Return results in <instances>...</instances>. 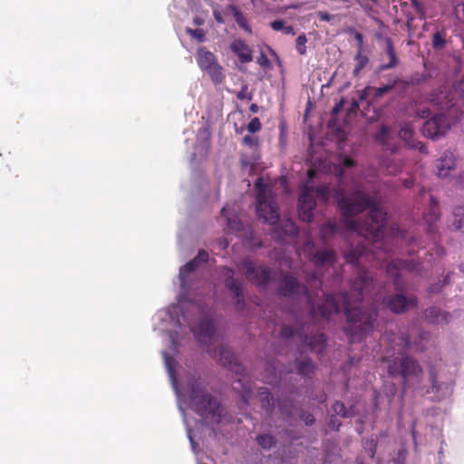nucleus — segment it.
I'll return each instance as SVG.
<instances>
[{"instance_id": "1", "label": "nucleus", "mask_w": 464, "mask_h": 464, "mask_svg": "<svg viewBox=\"0 0 464 464\" xmlns=\"http://www.w3.org/2000/svg\"><path fill=\"white\" fill-rule=\"evenodd\" d=\"M373 278L367 270H362L352 281L351 293H343L338 298L333 294L324 295L322 304L315 307L312 303L308 287L289 274L283 276L277 289L279 295L283 297L299 298L304 296L311 305V314H319L324 319L329 320L333 314L340 312L342 308L346 317V325L343 331L351 343H359L373 331L374 323L379 315L376 307L362 308L361 304L365 292L372 287Z\"/></svg>"}, {"instance_id": "2", "label": "nucleus", "mask_w": 464, "mask_h": 464, "mask_svg": "<svg viewBox=\"0 0 464 464\" xmlns=\"http://www.w3.org/2000/svg\"><path fill=\"white\" fill-rule=\"evenodd\" d=\"M335 200L347 230L357 232L375 243L383 238L387 213L379 208L368 193L355 189L346 196L339 188L335 192Z\"/></svg>"}, {"instance_id": "3", "label": "nucleus", "mask_w": 464, "mask_h": 464, "mask_svg": "<svg viewBox=\"0 0 464 464\" xmlns=\"http://www.w3.org/2000/svg\"><path fill=\"white\" fill-rule=\"evenodd\" d=\"M418 264L413 261L394 259L387 265V275L393 279V285L397 293L383 297L382 304L391 312L396 314H403L417 308L418 297L414 294H404L405 284L401 280V272H413L417 270Z\"/></svg>"}, {"instance_id": "4", "label": "nucleus", "mask_w": 464, "mask_h": 464, "mask_svg": "<svg viewBox=\"0 0 464 464\" xmlns=\"http://www.w3.org/2000/svg\"><path fill=\"white\" fill-rule=\"evenodd\" d=\"M189 403L194 411L203 418H211L219 423L223 408L218 400L208 393L200 377H192L188 383Z\"/></svg>"}, {"instance_id": "5", "label": "nucleus", "mask_w": 464, "mask_h": 464, "mask_svg": "<svg viewBox=\"0 0 464 464\" xmlns=\"http://www.w3.org/2000/svg\"><path fill=\"white\" fill-rule=\"evenodd\" d=\"M256 192V214L259 218L271 225L276 224L279 220L278 206L271 196L269 187L258 178L255 182Z\"/></svg>"}, {"instance_id": "6", "label": "nucleus", "mask_w": 464, "mask_h": 464, "mask_svg": "<svg viewBox=\"0 0 464 464\" xmlns=\"http://www.w3.org/2000/svg\"><path fill=\"white\" fill-rule=\"evenodd\" d=\"M427 100L430 104L447 111V115L452 116L454 121L464 119V101H455L454 94L447 86H441L430 93Z\"/></svg>"}, {"instance_id": "7", "label": "nucleus", "mask_w": 464, "mask_h": 464, "mask_svg": "<svg viewBox=\"0 0 464 464\" xmlns=\"http://www.w3.org/2000/svg\"><path fill=\"white\" fill-rule=\"evenodd\" d=\"M238 268L244 271L246 278L256 286H266L272 280V269L267 266H256L248 257L241 260Z\"/></svg>"}, {"instance_id": "8", "label": "nucleus", "mask_w": 464, "mask_h": 464, "mask_svg": "<svg viewBox=\"0 0 464 464\" xmlns=\"http://www.w3.org/2000/svg\"><path fill=\"white\" fill-rule=\"evenodd\" d=\"M388 373L392 377L401 376L404 381L410 376H418L421 372V367L418 362L407 355L401 353V358L388 360Z\"/></svg>"}, {"instance_id": "9", "label": "nucleus", "mask_w": 464, "mask_h": 464, "mask_svg": "<svg viewBox=\"0 0 464 464\" xmlns=\"http://www.w3.org/2000/svg\"><path fill=\"white\" fill-rule=\"evenodd\" d=\"M197 63L202 71L208 72L214 83L219 84L223 82L225 76L222 72V67L218 64L213 53L208 51L205 47L198 48Z\"/></svg>"}, {"instance_id": "10", "label": "nucleus", "mask_w": 464, "mask_h": 464, "mask_svg": "<svg viewBox=\"0 0 464 464\" xmlns=\"http://www.w3.org/2000/svg\"><path fill=\"white\" fill-rule=\"evenodd\" d=\"M452 116L443 113L434 115L425 121L422 127V133L425 137L438 139L446 134L452 123L457 122Z\"/></svg>"}, {"instance_id": "11", "label": "nucleus", "mask_w": 464, "mask_h": 464, "mask_svg": "<svg viewBox=\"0 0 464 464\" xmlns=\"http://www.w3.org/2000/svg\"><path fill=\"white\" fill-rule=\"evenodd\" d=\"M222 274L225 276V286L234 295L235 308L237 311H242L246 305L243 295V284L235 278L234 269L224 266Z\"/></svg>"}, {"instance_id": "12", "label": "nucleus", "mask_w": 464, "mask_h": 464, "mask_svg": "<svg viewBox=\"0 0 464 464\" xmlns=\"http://www.w3.org/2000/svg\"><path fill=\"white\" fill-rule=\"evenodd\" d=\"M314 187L305 184L300 193L298 198V215L304 222H311L314 218V209L316 206L313 197Z\"/></svg>"}, {"instance_id": "13", "label": "nucleus", "mask_w": 464, "mask_h": 464, "mask_svg": "<svg viewBox=\"0 0 464 464\" xmlns=\"http://www.w3.org/2000/svg\"><path fill=\"white\" fill-rule=\"evenodd\" d=\"M207 352L210 353L222 366L227 368L237 374H243L244 367L239 363L234 353L226 346H219L212 352L210 346H208Z\"/></svg>"}, {"instance_id": "14", "label": "nucleus", "mask_w": 464, "mask_h": 464, "mask_svg": "<svg viewBox=\"0 0 464 464\" xmlns=\"http://www.w3.org/2000/svg\"><path fill=\"white\" fill-rule=\"evenodd\" d=\"M191 331L199 342H202L203 339L214 342L216 339V326L210 317H203L196 325L191 327Z\"/></svg>"}, {"instance_id": "15", "label": "nucleus", "mask_w": 464, "mask_h": 464, "mask_svg": "<svg viewBox=\"0 0 464 464\" xmlns=\"http://www.w3.org/2000/svg\"><path fill=\"white\" fill-rule=\"evenodd\" d=\"M440 211L439 202L433 196H430L429 208L423 214V218L428 226L427 232L429 234L433 235L438 231L436 222L440 219Z\"/></svg>"}, {"instance_id": "16", "label": "nucleus", "mask_w": 464, "mask_h": 464, "mask_svg": "<svg viewBox=\"0 0 464 464\" xmlns=\"http://www.w3.org/2000/svg\"><path fill=\"white\" fill-rule=\"evenodd\" d=\"M299 340L304 346L308 347L312 352L322 353L326 345V336L324 334H315L312 336L298 333Z\"/></svg>"}, {"instance_id": "17", "label": "nucleus", "mask_w": 464, "mask_h": 464, "mask_svg": "<svg viewBox=\"0 0 464 464\" xmlns=\"http://www.w3.org/2000/svg\"><path fill=\"white\" fill-rule=\"evenodd\" d=\"M456 158L452 151L446 150L435 164L436 173L440 178H446L450 171L455 168Z\"/></svg>"}, {"instance_id": "18", "label": "nucleus", "mask_w": 464, "mask_h": 464, "mask_svg": "<svg viewBox=\"0 0 464 464\" xmlns=\"http://www.w3.org/2000/svg\"><path fill=\"white\" fill-rule=\"evenodd\" d=\"M400 139L405 141L406 145L411 149L418 150L422 153H428L426 146L420 141L413 140L414 130L410 123L403 124L398 133Z\"/></svg>"}, {"instance_id": "19", "label": "nucleus", "mask_w": 464, "mask_h": 464, "mask_svg": "<svg viewBox=\"0 0 464 464\" xmlns=\"http://www.w3.org/2000/svg\"><path fill=\"white\" fill-rule=\"evenodd\" d=\"M230 50L242 63H250L253 60L251 48L242 39H236L230 44Z\"/></svg>"}, {"instance_id": "20", "label": "nucleus", "mask_w": 464, "mask_h": 464, "mask_svg": "<svg viewBox=\"0 0 464 464\" xmlns=\"http://www.w3.org/2000/svg\"><path fill=\"white\" fill-rule=\"evenodd\" d=\"M399 82L398 79L393 80L391 83L383 85L382 87L368 86L364 89L363 94L361 99H363V95L371 96L373 100H377L382 97L384 94L390 92Z\"/></svg>"}, {"instance_id": "21", "label": "nucleus", "mask_w": 464, "mask_h": 464, "mask_svg": "<svg viewBox=\"0 0 464 464\" xmlns=\"http://www.w3.org/2000/svg\"><path fill=\"white\" fill-rule=\"evenodd\" d=\"M336 260V253L334 250H318L313 256L312 261L315 266H321L324 265H334Z\"/></svg>"}, {"instance_id": "22", "label": "nucleus", "mask_w": 464, "mask_h": 464, "mask_svg": "<svg viewBox=\"0 0 464 464\" xmlns=\"http://www.w3.org/2000/svg\"><path fill=\"white\" fill-rule=\"evenodd\" d=\"M385 44H386V53H387V55L389 57V62L387 63H383V64L380 65L379 70L381 72H383V71H386V70H390V69H393L399 63V60H398V57H397V54H396V51H395L394 46H393L392 40L391 38L387 37L385 39Z\"/></svg>"}, {"instance_id": "23", "label": "nucleus", "mask_w": 464, "mask_h": 464, "mask_svg": "<svg viewBox=\"0 0 464 464\" xmlns=\"http://www.w3.org/2000/svg\"><path fill=\"white\" fill-rule=\"evenodd\" d=\"M425 316L430 323L439 324H447L450 315L449 313L441 311L439 307L431 306L425 311Z\"/></svg>"}, {"instance_id": "24", "label": "nucleus", "mask_w": 464, "mask_h": 464, "mask_svg": "<svg viewBox=\"0 0 464 464\" xmlns=\"http://www.w3.org/2000/svg\"><path fill=\"white\" fill-rule=\"evenodd\" d=\"M227 10L231 12L233 14L236 23L238 24L240 28H242L244 31H246L248 34H252V29L250 25L248 24V21L246 17L244 15V14L235 5H229L227 6Z\"/></svg>"}, {"instance_id": "25", "label": "nucleus", "mask_w": 464, "mask_h": 464, "mask_svg": "<svg viewBox=\"0 0 464 464\" xmlns=\"http://www.w3.org/2000/svg\"><path fill=\"white\" fill-rule=\"evenodd\" d=\"M451 229L464 233V206H458L453 209Z\"/></svg>"}, {"instance_id": "26", "label": "nucleus", "mask_w": 464, "mask_h": 464, "mask_svg": "<svg viewBox=\"0 0 464 464\" xmlns=\"http://www.w3.org/2000/svg\"><path fill=\"white\" fill-rule=\"evenodd\" d=\"M258 394L260 396L262 407L266 411L268 414H272L275 409V401L274 397L269 390L266 387H262L258 390Z\"/></svg>"}, {"instance_id": "27", "label": "nucleus", "mask_w": 464, "mask_h": 464, "mask_svg": "<svg viewBox=\"0 0 464 464\" xmlns=\"http://www.w3.org/2000/svg\"><path fill=\"white\" fill-rule=\"evenodd\" d=\"M446 30H437L432 34L431 46L434 50L440 51L445 48L447 41Z\"/></svg>"}, {"instance_id": "28", "label": "nucleus", "mask_w": 464, "mask_h": 464, "mask_svg": "<svg viewBox=\"0 0 464 464\" xmlns=\"http://www.w3.org/2000/svg\"><path fill=\"white\" fill-rule=\"evenodd\" d=\"M221 216L226 218L227 227L235 231H240L243 228L242 222L237 217H229V208L227 206H225L221 209Z\"/></svg>"}, {"instance_id": "29", "label": "nucleus", "mask_w": 464, "mask_h": 464, "mask_svg": "<svg viewBox=\"0 0 464 464\" xmlns=\"http://www.w3.org/2000/svg\"><path fill=\"white\" fill-rule=\"evenodd\" d=\"M296 369L300 375L309 376L314 372V363L310 358H304V360L295 361Z\"/></svg>"}, {"instance_id": "30", "label": "nucleus", "mask_w": 464, "mask_h": 464, "mask_svg": "<svg viewBox=\"0 0 464 464\" xmlns=\"http://www.w3.org/2000/svg\"><path fill=\"white\" fill-rule=\"evenodd\" d=\"M339 227H338V225L336 223V221L334 220H327L322 227H321V234H322V237L324 239V241H326L327 238L337 233Z\"/></svg>"}, {"instance_id": "31", "label": "nucleus", "mask_w": 464, "mask_h": 464, "mask_svg": "<svg viewBox=\"0 0 464 464\" xmlns=\"http://www.w3.org/2000/svg\"><path fill=\"white\" fill-rule=\"evenodd\" d=\"M199 265L196 263V260L194 258L190 261H188L187 264H185L183 266L179 269V279L181 282V285H183L186 281L187 276L195 271Z\"/></svg>"}, {"instance_id": "32", "label": "nucleus", "mask_w": 464, "mask_h": 464, "mask_svg": "<svg viewBox=\"0 0 464 464\" xmlns=\"http://www.w3.org/2000/svg\"><path fill=\"white\" fill-rule=\"evenodd\" d=\"M257 444L265 450H269L276 445V440L271 434H260L256 437Z\"/></svg>"}, {"instance_id": "33", "label": "nucleus", "mask_w": 464, "mask_h": 464, "mask_svg": "<svg viewBox=\"0 0 464 464\" xmlns=\"http://www.w3.org/2000/svg\"><path fill=\"white\" fill-rule=\"evenodd\" d=\"M356 65L353 69V74L358 75L360 72L367 65L369 58L362 54V51H358L355 56Z\"/></svg>"}, {"instance_id": "34", "label": "nucleus", "mask_w": 464, "mask_h": 464, "mask_svg": "<svg viewBox=\"0 0 464 464\" xmlns=\"http://www.w3.org/2000/svg\"><path fill=\"white\" fill-rule=\"evenodd\" d=\"M298 333H304V328H300L298 330H295L293 327L289 325H283L281 328L280 335L285 339H289L294 337L295 335L299 338Z\"/></svg>"}, {"instance_id": "35", "label": "nucleus", "mask_w": 464, "mask_h": 464, "mask_svg": "<svg viewBox=\"0 0 464 464\" xmlns=\"http://www.w3.org/2000/svg\"><path fill=\"white\" fill-rule=\"evenodd\" d=\"M278 407H279V410L280 411L285 414V415H287V416H292L293 414V402L292 401H288V400H284V401H281V400H278Z\"/></svg>"}, {"instance_id": "36", "label": "nucleus", "mask_w": 464, "mask_h": 464, "mask_svg": "<svg viewBox=\"0 0 464 464\" xmlns=\"http://www.w3.org/2000/svg\"><path fill=\"white\" fill-rule=\"evenodd\" d=\"M307 38L304 34H300L295 41V48L299 54L304 55L306 53Z\"/></svg>"}, {"instance_id": "37", "label": "nucleus", "mask_w": 464, "mask_h": 464, "mask_svg": "<svg viewBox=\"0 0 464 464\" xmlns=\"http://www.w3.org/2000/svg\"><path fill=\"white\" fill-rule=\"evenodd\" d=\"M362 446L368 452L370 458H374L377 450V442L373 439L365 440Z\"/></svg>"}, {"instance_id": "38", "label": "nucleus", "mask_w": 464, "mask_h": 464, "mask_svg": "<svg viewBox=\"0 0 464 464\" xmlns=\"http://www.w3.org/2000/svg\"><path fill=\"white\" fill-rule=\"evenodd\" d=\"M333 411L336 415H339L343 418L350 417L349 411L342 401H335L333 405Z\"/></svg>"}, {"instance_id": "39", "label": "nucleus", "mask_w": 464, "mask_h": 464, "mask_svg": "<svg viewBox=\"0 0 464 464\" xmlns=\"http://www.w3.org/2000/svg\"><path fill=\"white\" fill-rule=\"evenodd\" d=\"M412 7L416 11L417 14L419 15L420 19L424 20L426 19V11L424 4L419 0H410Z\"/></svg>"}, {"instance_id": "40", "label": "nucleus", "mask_w": 464, "mask_h": 464, "mask_svg": "<svg viewBox=\"0 0 464 464\" xmlns=\"http://www.w3.org/2000/svg\"><path fill=\"white\" fill-rule=\"evenodd\" d=\"M186 33L199 43H203L206 40V34L203 29H191L188 27Z\"/></svg>"}, {"instance_id": "41", "label": "nucleus", "mask_w": 464, "mask_h": 464, "mask_svg": "<svg viewBox=\"0 0 464 464\" xmlns=\"http://www.w3.org/2000/svg\"><path fill=\"white\" fill-rule=\"evenodd\" d=\"M242 144L248 148H256L259 144L258 138L254 135H246L242 140Z\"/></svg>"}, {"instance_id": "42", "label": "nucleus", "mask_w": 464, "mask_h": 464, "mask_svg": "<svg viewBox=\"0 0 464 464\" xmlns=\"http://www.w3.org/2000/svg\"><path fill=\"white\" fill-rule=\"evenodd\" d=\"M389 135V130L386 126H382L380 128L379 132L377 133L375 139L380 143L386 145L387 144V138Z\"/></svg>"}, {"instance_id": "43", "label": "nucleus", "mask_w": 464, "mask_h": 464, "mask_svg": "<svg viewBox=\"0 0 464 464\" xmlns=\"http://www.w3.org/2000/svg\"><path fill=\"white\" fill-rule=\"evenodd\" d=\"M314 192H315L316 196L322 200H327L329 194V187L326 185L320 186L317 188H314Z\"/></svg>"}, {"instance_id": "44", "label": "nucleus", "mask_w": 464, "mask_h": 464, "mask_svg": "<svg viewBox=\"0 0 464 464\" xmlns=\"http://www.w3.org/2000/svg\"><path fill=\"white\" fill-rule=\"evenodd\" d=\"M262 124L257 117L253 118L247 124V130L251 133L257 132L261 130Z\"/></svg>"}, {"instance_id": "45", "label": "nucleus", "mask_w": 464, "mask_h": 464, "mask_svg": "<svg viewBox=\"0 0 464 464\" xmlns=\"http://www.w3.org/2000/svg\"><path fill=\"white\" fill-rule=\"evenodd\" d=\"M237 98L238 100H247L251 101L253 99V94L248 92V86L246 84L241 87V90L237 92Z\"/></svg>"}, {"instance_id": "46", "label": "nucleus", "mask_w": 464, "mask_h": 464, "mask_svg": "<svg viewBox=\"0 0 464 464\" xmlns=\"http://www.w3.org/2000/svg\"><path fill=\"white\" fill-rule=\"evenodd\" d=\"M360 253L357 250L352 249L345 254V259L348 263L356 264L359 260Z\"/></svg>"}, {"instance_id": "47", "label": "nucleus", "mask_w": 464, "mask_h": 464, "mask_svg": "<svg viewBox=\"0 0 464 464\" xmlns=\"http://www.w3.org/2000/svg\"><path fill=\"white\" fill-rule=\"evenodd\" d=\"M400 343L398 345L401 346L402 349H408L411 345V339L408 334L401 333L399 336Z\"/></svg>"}, {"instance_id": "48", "label": "nucleus", "mask_w": 464, "mask_h": 464, "mask_svg": "<svg viewBox=\"0 0 464 464\" xmlns=\"http://www.w3.org/2000/svg\"><path fill=\"white\" fill-rule=\"evenodd\" d=\"M194 260H196V263H198L199 266L201 264L207 263L208 260V254L205 250H199L198 255L194 257Z\"/></svg>"}, {"instance_id": "49", "label": "nucleus", "mask_w": 464, "mask_h": 464, "mask_svg": "<svg viewBox=\"0 0 464 464\" xmlns=\"http://www.w3.org/2000/svg\"><path fill=\"white\" fill-rule=\"evenodd\" d=\"M285 233L291 236H295L298 234V228L296 227L295 223L288 220L285 224Z\"/></svg>"}, {"instance_id": "50", "label": "nucleus", "mask_w": 464, "mask_h": 464, "mask_svg": "<svg viewBox=\"0 0 464 464\" xmlns=\"http://www.w3.org/2000/svg\"><path fill=\"white\" fill-rule=\"evenodd\" d=\"M430 379H431V389L432 392H438L440 391L439 382L437 380V376L435 371L433 369L430 372Z\"/></svg>"}, {"instance_id": "51", "label": "nucleus", "mask_w": 464, "mask_h": 464, "mask_svg": "<svg viewBox=\"0 0 464 464\" xmlns=\"http://www.w3.org/2000/svg\"><path fill=\"white\" fill-rule=\"evenodd\" d=\"M454 92L464 97V75L463 78L454 85Z\"/></svg>"}, {"instance_id": "52", "label": "nucleus", "mask_w": 464, "mask_h": 464, "mask_svg": "<svg viewBox=\"0 0 464 464\" xmlns=\"http://www.w3.org/2000/svg\"><path fill=\"white\" fill-rule=\"evenodd\" d=\"M270 26L275 31H283L285 26V23L284 20H275L270 23Z\"/></svg>"}, {"instance_id": "53", "label": "nucleus", "mask_w": 464, "mask_h": 464, "mask_svg": "<svg viewBox=\"0 0 464 464\" xmlns=\"http://www.w3.org/2000/svg\"><path fill=\"white\" fill-rule=\"evenodd\" d=\"M257 63L259 65H261L262 67H269L270 65V61L268 59V57L266 56V54H265L264 53H260V56L257 58Z\"/></svg>"}, {"instance_id": "54", "label": "nucleus", "mask_w": 464, "mask_h": 464, "mask_svg": "<svg viewBox=\"0 0 464 464\" xmlns=\"http://www.w3.org/2000/svg\"><path fill=\"white\" fill-rule=\"evenodd\" d=\"M392 231L394 236L398 238L405 239L406 234L404 231L401 230L398 225H392Z\"/></svg>"}, {"instance_id": "55", "label": "nucleus", "mask_w": 464, "mask_h": 464, "mask_svg": "<svg viewBox=\"0 0 464 464\" xmlns=\"http://www.w3.org/2000/svg\"><path fill=\"white\" fill-rule=\"evenodd\" d=\"M342 166L349 169L355 166V161L351 157L345 156L342 160Z\"/></svg>"}, {"instance_id": "56", "label": "nucleus", "mask_w": 464, "mask_h": 464, "mask_svg": "<svg viewBox=\"0 0 464 464\" xmlns=\"http://www.w3.org/2000/svg\"><path fill=\"white\" fill-rule=\"evenodd\" d=\"M301 417L306 425H313L315 421L314 417L311 413L303 412Z\"/></svg>"}, {"instance_id": "57", "label": "nucleus", "mask_w": 464, "mask_h": 464, "mask_svg": "<svg viewBox=\"0 0 464 464\" xmlns=\"http://www.w3.org/2000/svg\"><path fill=\"white\" fill-rule=\"evenodd\" d=\"M317 16L320 20L322 21H325V22H330L333 20V15H331L330 14H328L327 12L325 11H319L317 13Z\"/></svg>"}, {"instance_id": "58", "label": "nucleus", "mask_w": 464, "mask_h": 464, "mask_svg": "<svg viewBox=\"0 0 464 464\" xmlns=\"http://www.w3.org/2000/svg\"><path fill=\"white\" fill-rule=\"evenodd\" d=\"M213 16H214L215 21L218 24H221L225 23V20H224V18L222 16V14H221V12L218 8H215L213 10Z\"/></svg>"}, {"instance_id": "59", "label": "nucleus", "mask_w": 464, "mask_h": 464, "mask_svg": "<svg viewBox=\"0 0 464 464\" xmlns=\"http://www.w3.org/2000/svg\"><path fill=\"white\" fill-rule=\"evenodd\" d=\"M354 38L358 43V51H362L363 35L361 33L356 32L354 34Z\"/></svg>"}, {"instance_id": "60", "label": "nucleus", "mask_w": 464, "mask_h": 464, "mask_svg": "<svg viewBox=\"0 0 464 464\" xmlns=\"http://www.w3.org/2000/svg\"><path fill=\"white\" fill-rule=\"evenodd\" d=\"M430 114V110L429 108H422L417 111V115L421 118L425 119Z\"/></svg>"}, {"instance_id": "61", "label": "nucleus", "mask_w": 464, "mask_h": 464, "mask_svg": "<svg viewBox=\"0 0 464 464\" xmlns=\"http://www.w3.org/2000/svg\"><path fill=\"white\" fill-rule=\"evenodd\" d=\"M329 426L332 430H338L341 426V422L335 418L332 417L329 422Z\"/></svg>"}, {"instance_id": "62", "label": "nucleus", "mask_w": 464, "mask_h": 464, "mask_svg": "<svg viewBox=\"0 0 464 464\" xmlns=\"http://www.w3.org/2000/svg\"><path fill=\"white\" fill-rule=\"evenodd\" d=\"M343 101L336 103L335 106L332 109V114L337 115L340 112V111L343 109Z\"/></svg>"}, {"instance_id": "63", "label": "nucleus", "mask_w": 464, "mask_h": 464, "mask_svg": "<svg viewBox=\"0 0 464 464\" xmlns=\"http://www.w3.org/2000/svg\"><path fill=\"white\" fill-rule=\"evenodd\" d=\"M283 33L285 34H291V35H295V31L294 27L291 26V25H285L284 30H283Z\"/></svg>"}, {"instance_id": "64", "label": "nucleus", "mask_w": 464, "mask_h": 464, "mask_svg": "<svg viewBox=\"0 0 464 464\" xmlns=\"http://www.w3.org/2000/svg\"><path fill=\"white\" fill-rule=\"evenodd\" d=\"M402 184L405 188H410L413 186L414 180L411 178H408L403 180Z\"/></svg>"}]
</instances>
